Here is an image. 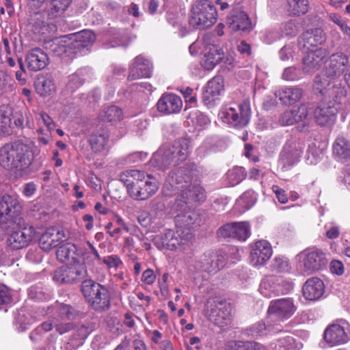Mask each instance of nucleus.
Here are the masks:
<instances>
[{"label": "nucleus", "instance_id": "nucleus-1", "mask_svg": "<svg viewBox=\"0 0 350 350\" xmlns=\"http://www.w3.org/2000/svg\"><path fill=\"white\" fill-rule=\"evenodd\" d=\"M175 219L176 231L165 230L163 234L156 236L153 239V243L158 249L180 250L187 245L192 239L193 235L189 228L193 224L191 214H178Z\"/></svg>", "mask_w": 350, "mask_h": 350}, {"label": "nucleus", "instance_id": "nucleus-2", "mask_svg": "<svg viewBox=\"0 0 350 350\" xmlns=\"http://www.w3.org/2000/svg\"><path fill=\"white\" fill-rule=\"evenodd\" d=\"M321 94H325L333 100L321 102L314 110V118L316 123L321 126H331L336 120L338 113L337 104H339L341 98L345 97L346 90L340 83L333 84L331 88H320L315 86Z\"/></svg>", "mask_w": 350, "mask_h": 350}, {"label": "nucleus", "instance_id": "nucleus-3", "mask_svg": "<svg viewBox=\"0 0 350 350\" xmlns=\"http://www.w3.org/2000/svg\"><path fill=\"white\" fill-rule=\"evenodd\" d=\"M344 75L345 81L350 88V56L342 51L332 54L326 62L324 77L317 76L314 85L320 88H330L331 81L338 80Z\"/></svg>", "mask_w": 350, "mask_h": 350}, {"label": "nucleus", "instance_id": "nucleus-4", "mask_svg": "<svg viewBox=\"0 0 350 350\" xmlns=\"http://www.w3.org/2000/svg\"><path fill=\"white\" fill-rule=\"evenodd\" d=\"M189 153V142L187 139L175 141L172 145L163 146L154 154L152 161L165 170L184 161Z\"/></svg>", "mask_w": 350, "mask_h": 350}, {"label": "nucleus", "instance_id": "nucleus-5", "mask_svg": "<svg viewBox=\"0 0 350 350\" xmlns=\"http://www.w3.org/2000/svg\"><path fill=\"white\" fill-rule=\"evenodd\" d=\"M217 20V11L209 0H194L190 10L189 22L198 29L212 27Z\"/></svg>", "mask_w": 350, "mask_h": 350}, {"label": "nucleus", "instance_id": "nucleus-6", "mask_svg": "<svg viewBox=\"0 0 350 350\" xmlns=\"http://www.w3.org/2000/svg\"><path fill=\"white\" fill-rule=\"evenodd\" d=\"M81 291L90 306L96 311L103 312L110 307V295L108 289L92 280H84Z\"/></svg>", "mask_w": 350, "mask_h": 350}, {"label": "nucleus", "instance_id": "nucleus-7", "mask_svg": "<svg viewBox=\"0 0 350 350\" xmlns=\"http://www.w3.org/2000/svg\"><path fill=\"white\" fill-rule=\"evenodd\" d=\"M0 165L16 177L22 176V141L15 140L0 148Z\"/></svg>", "mask_w": 350, "mask_h": 350}, {"label": "nucleus", "instance_id": "nucleus-8", "mask_svg": "<svg viewBox=\"0 0 350 350\" xmlns=\"http://www.w3.org/2000/svg\"><path fill=\"white\" fill-rule=\"evenodd\" d=\"M222 121L228 124L242 128L247 125L251 118L250 102L244 100L239 105L227 106L219 113Z\"/></svg>", "mask_w": 350, "mask_h": 350}, {"label": "nucleus", "instance_id": "nucleus-9", "mask_svg": "<svg viewBox=\"0 0 350 350\" xmlns=\"http://www.w3.org/2000/svg\"><path fill=\"white\" fill-rule=\"evenodd\" d=\"M180 195L176 202L177 208H180V211L184 213L183 214L189 213L186 212L196 203H202L206 199V192L203 187L198 184H187L184 189H180ZM191 214V213H189ZM193 216V214L191 213Z\"/></svg>", "mask_w": 350, "mask_h": 350}, {"label": "nucleus", "instance_id": "nucleus-10", "mask_svg": "<svg viewBox=\"0 0 350 350\" xmlns=\"http://www.w3.org/2000/svg\"><path fill=\"white\" fill-rule=\"evenodd\" d=\"M297 310L291 298H282L270 302L268 310V319L279 323L290 319Z\"/></svg>", "mask_w": 350, "mask_h": 350}, {"label": "nucleus", "instance_id": "nucleus-11", "mask_svg": "<svg viewBox=\"0 0 350 350\" xmlns=\"http://www.w3.org/2000/svg\"><path fill=\"white\" fill-rule=\"evenodd\" d=\"M299 256L302 259L304 271L308 274L325 269L328 262L323 250L316 247L304 250Z\"/></svg>", "mask_w": 350, "mask_h": 350}, {"label": "nucleus", "instance_id": "nucleus-12", "mask_svg": "<svg viewBox=\"0 0 350 350\" xmlns=\"http://www.w3.org/2000/svg\"><path fill=\"white\" fill-rule=\"evenodd\" d=\"M87 273L83 264L75 262L68 266H62L54 272L53 280L58 284H72L79 282Z\"/></svg>", "mask_w": 350, "mask_h": 350}, {"label": "nucleus", "instance_id": "nucleus-13", "mask_svg": "<svg viewBox=\"0 0 350 350\" xmlns=\"http://www.w3.org/2000/svg\"><path fill=\"white\" fill-rule=\"evenodd\" d=\"M193 171L187 167L176 168L170 172L167 177V183L164 186L167 195H173L180 189H184L191 183Z\"/></svg>", "mask_w": 350, "mask_h": 350}, {"label": "nucleus", "instance_id": "nucleus-14", "mask_svg": "<svg viewBox=\"0 0 350 350\" xmlns=\"http://www.w3.org/2000/svg\"><path fill=\"white\" fill-rule=\"evenodd\" d=\"M303 152V146L295 139L286 141L280 154L279 166L284 172L290 170L299 161Z\"/></svg>", "mask_w": 350, "mask_h": 350}, {"label": "nucleus", "instance_id": "nucleus-15", "mask_svg": "<svg viewBox=\"0 0 350 350\" xmlns=\"http://www.w3.org/2000/svg\"><path fill=\"white\" fill-rule=\"evenodd\" d=\"M22 126L21 114L20 111H14L9 105L0 106V136L10 135L14 132V128Z\"/></svg>", "mask_w": 350, "mask_h": 350}, {"label": "nucleus", "instance_id": "nucleus-16", "mask_svg": "<svg viewBox=\"0 0 350 350\" xmlns=\"http://www.w3.org/2000/svg\"><path fill=\"white\" fill-rule=\"evenodd\" d=\"M310 109L309 105L301 104L297 109L285 111L280 117V123L282 126H290L303 121L304 124L299 131H304L308 126L307 120Z\"/></svg>", "mask_w": 350, "mask_h": 350}, {"label": "nucleus", "instance_id": "nucleus-17", "mask_svg": "<svg viewBox=\"0 0 350 350\" xmlns=\"http://www.w3.org/2000/svg\"><path fill=\"white\" fill-rule=\"evenodd\" d=\"M325 41V36L321 29L316 28L306 31L299 38V47L304 51L320 48Z\"/></svg>", "mask_w": 350, "mask_h": 350}, {"label": "nucleus", "instance_id": "nucleus-18", "mask_svg": "<svg viewBox=\"0 0 350 350\" xmlns=\"http://www.w3.org/2000/svg\"><path fill=\"white\" fill-rule=\"evenodd\" d=\"M157 181L151 176L147 175L144 181L136 187H130V196L135 200H145L157 191Z\"/></svg>", "mask_w": 350, "mask_h": 350}, {"label": "nucleus", "instance_id": "nucleus-19", "mask_svg": "<svg viewBox=\"0 0 350 350\" xmlns=\"http://www.w3.org/2000/svg\"><path fill=\"white\" fill-rule=\"evenodd\" d=\"M199 264L204 271L214 273L224 267L226 257L219 252H208L200 257Z\"/></svg>", "mask_w": 350, "mask_h": 350}, {"label": "nucleus", "instance_id": "nucleus-20", "mask_svg": "<svg viewBox=\"0 0 350 350\" xmlns=\"http://www.w3.org/2000/svg\"><path fill=\"white\" fill-rule=\"evenodd\" d=\"M323 338L329 346L334 347L347 342L350 336L342 326L338 323H332L325 328Z\"/></svg>", "mask_w": 350, "mask_h": 350}, {"label": "nucleus", "instance_id": "nucleus-21", "mask_svg": "<svg viewBox=\"0 0 350 350\" xmlns=\"http://www.w3.org/2000/svg\"><path fill=\"white\" fill-rule=\"evenodd\" d=\"M304 52L306 55L303 58V69L308 73L319 70L322 61L327 55V51L324 48H315Z\"/></svg>", "mask_w": 350, "mask_h": 350}, {"label": "nucleus", "instance_id": "nucleus-22", "mask_svg": "<svg viewBox=\"0 0 350 350\" xmlns=\"http://www.w3.org/2000/svg\"><path fill=\"white\" fill-rule=\"evenodd\" d=\"M226 24L234 31H245L251 28V21L247 14L238 8H233L227 16Z\"/></svg>", "mask_w": 350, "mask_h": 350}, {"label": "nucleus", "instance_id": "nucleus-23", "mask_svg": "<svg viewBox=\"0 0 350 350\" xmlns=\"http://www.w3.org/2000/svg\"><path fill=\"white\" fill-rule=\"evenodd\" d=\"M272 255L270 243L265 240L255 243L250 253L251 262L254 266L265 264Z\"/></svg>", "mask_w": 350, "mask_h": 350}, {"label": "nucleus", "instance_id": "nucleus-24", "mask_svg": "<svg viewBox=\"0 0 350 350\" xmlns=\"http://www.w3.org/2000/svg\"><path fill=\"white\" fill-rule=\"evenodd\" d=\"M159 111L164 114L178 113L183 106L181 98L172 93L163 94L157 104Z\"/></svg>", "mask_w": 350, "mask_h": 350}, {"label": "nucleus", "instance_id": "nucleus-25", "mask_svg": "<svg viewBox=\"0 0 350 350\" xmlns=\"http://www.w3.org/2000/svg\"><path fill=\"white\" fill-rule=\"evenodd\" d=\"M282 331V327L279 323L269 319L267 323L258 321L246 329V334L253 338L279 333Z\"/></svg>", "mask_w": 350, "mask_h": 350}, {"label": "nucleus", "instance_id": "nucleus-26", "mask_svg": "<svg viewBox=\"0 0 350 350\" xmlns=\"http://www.w3.org/2000/svg\"><path fill=\"white\" fill-rule=\"evenodd\" d=\"M36 92L42 97L53 95L56 91L54 78L51 73H40L36 76L34 81Z\"/></svg>", "mask_w": 350, "mask_h": 350}, {"label": "nucleus", "instance_id": "nucleus-27", "mask_svg": "<svg viewBox=\"0 0 350 350\" xmlns=\"http://www.w3.org/2000/svg\"><path fill=\"white\" fill-rule=\"evenodd\" d=\"M325 286L323 281L317 277L308 279L302 287L303 296L306 299L315 301L320 299L324 293Z\"/></svg>", "mask_w": 350, "mask_h": 350}, {"label": "nucleus", "instance_id": "nucleus-28", "mask_svg": "<svg viewBox=\"0 0 350 350\" xmlns=\"http://www.w3.org/2000/svg\"><path fill=\"white\" fill-rule=\"evenodd\" d=\"M152 71V64L148 59L139 55L135 57L130 67L129 80H134L141 77H150Z\"/></svg>", "mask_w": 350, "mask_h": 350}, {"label": "nucleus", "instance_id": "nucleus-29", "mask_svg": "<svg viewBox=\"0 0 350 350\" xmlns=\"http://www.w3.org/2000/svg\"><path fill=\"white\" fill-rule=\"evenodd\" d=\"M27 68L32 71L44 69L49 63L47 54L39 48L33 49L26 56Z\"/></svg>", "mask_w": 350, "mask_h": 350}, {"label": "nucleus", "instance_id": "nucleus-30", "mask_svg": "<svg viewBox=\"0 0 350 350\" xmlns=\"http://www.w3.org/2000/svg\"><path fill=\"white\" fill-rule=\"evenodd\" d=\"M223 57L224 52L219 46L209 44L206 47L202 65L205 69L211 70L221 62Z\"/></svg>", "mask_w": 350, "mask_h": 350}, {"label": "nucleus", "instance_id": "nucleus-31", "mask_svg": "<svg viewBox=\"0 0 350 350\" xmlns=\"http://www.w3.org/2000/svg\"><path fill=\"white\" fill-rule=\"evenodd\" d=\"M62 239L61 232L55 228H49L41 235L39 243L42 250L50 251L59 245V241Z\"/></svg>", "mask_w": 350, "mask_h": 350}, {"label": "nucleus", "instance_id": "nucleus-32", "mask_svg": "<svg viewBox=\"0 0 350 350\" xmlns=\"http://www.w3.org/2000/svg\"><path fill=\"white\" fill-rule=\"evenodd\" d=\"M210 319L215 325L219 327L228 325L231 321V314L229 308L222 303L213 309L210 314Z\"/></svg>", "mask_w": 350, "mask_h": 350}, {"label": "nucleus", "instance_id": "nucleus-33", "mask_svg": "<svg viewBox=\"0 0 350 350\" xmlns=\"http://www.w3.org/2000/svg\"><path fill=\"white\" fill-rule=\"evenodd\" d=\"M146 177V176L144 172L129 170L120 174V180L126 185L127 191L130 195V187H136V185H140Z\"/></svg>", "mask_w": 350, "mask_h": 350}, {"label": "nucleus", "instance_id": "nucleus-34", "mask_svg": "<svg viewBox=\"0 0 350 350\" xmlns=\"http://www.w3.org/2000/svg\"><path fill=\"white\" fill-rule=\"evenodd\" d=\"M109 132L107 129L101 128L92 133L89 137V143L92 150L97 153L105 150V146L109 139Z\"/></svg>", "mask_w": 350, "mask_h": 350}, {"label": "nucleus", "instance_id": "nucleus-35", "mask_svg": "<svg viewBox=\"0 0 350 350\" xmlns=\"http://www.w3.org/2000/svg\"><path fill=\"white\" fill-rule=\"evenodd\" d=\"M276 97L284 105H292L300 100L303 90L297 87L286 88L275 93Z\"/></svg>", "mask_w": 350, "mask_h": 350}, {"label": "nucleus", "instance_id": "nucleus-36", "mask_svg": "<svg viewBox=\"0 0 350 350\" xmlns=\"http://www.w3.org/2000/svg\"><path fill=\"white\" fill-rule=\"evenodd\" d=\"M31 23L36 34L47 36L56 30L55 25L42 20V14L39 12L34 14L31 19Z\"/></svg>", "mask_w": 350, "mask_h": 350}, {"label": "nucleus", "instance_id": "nucleus-37", "mask_svg": "<svg viewBox=\"0 0 350 350\" xmlns=\"http://www.w3.org/2000/svg\"><path fill=\"white\" fill-rule=\"evenodd\" d=\"M332 152L339 160L350 158V141L343 136H338L332 145Z\"/></svg>", "mask_w": 350, "mask_h": 350}, {"label": "nucleus", "instance_id": "nucleus-38", "mask_svg": "<svg viewBox=\"0 0 350 350\" xmlns=\"http://www.w3.org/2000/svg\"><path fill=\"white\" fill-rule=\"evenodd\" d=\"M68 35L55 38L51 45V50L59 56H65L70 58V52L68 50Z\"/></svg>", "mask_w": 350, "mask_h": 350}, {"label": "nucleus", "instance_id": "nucleus-39", "mask_svg": "<svg viewBox=\"0 0 350 350\" xmlns=\"http://www.w3.org/2000/svg\"><path fill=\"white\" fill-rule=\"evenodd\" d=\"M98 118L104 122H116L122 120L123 113L120 107L110 106L99 113Z\"/></svg>", "mask_w": 350, "mask_h": 350}, {"label": "nucleus", "instance_id": "nucleus-40", "mask_svg": "<svg viewBox=\"0 0 350 350\" xmlns=\"http://www.w3.org/2000/svg\"><path fill=\"white\" fill-rule=\"evenodd\" d=\"M76 246L71 243H66L59 246L56 251L57 259L64 262L72 260L73 262H79L76 257Z\"/></svg>", "mask_w": 350, "mask_h": 350}, {"label": "nucleus", "instance_id": "nucleus-41", "mask_svg": "<svg viewBox=\"0 0 350 350\" xmlns=\"http://www.w3.org/2000/svg\"><path fill=\"white\" fill-rule=\"evenodd\" d=\"M87 71L85 69H79L68 77L66 88L70 92L76 91L85 81Z\"/></svg>", "mask_w": 350, "mask_h": 350}, {"label": "nucleus", "instance_id": "nucleus-42", "mask_svg": "<svg viewBox=\"0 0 350 350\" xmlns=\"http://www.w3.org/2000/svg\"><path fill=\"white\" fill-rule=\"evenodd\" d=\"M71 1L72 0H52L47 10L48 16L52 19L61 16Z\"/></svg>", "mask_w": 350, "mask_h": 350}, {"label": "nucleus", "instance_id": "nucleus-43", "mask_svg": "<svg viewBox=\"0 0 350 350\" xmlns=\"http://www.w3.org/2000/svg\"><path fill=\"white\" fill-rule=\"evenodd\" d=\"M274 350H296L299 349L298 344L295 340L290 335L279 338L275 342L271 343Z\"/></svg>", "mask_w": 350, "mask_h": 350}, {"label": "nucleus", "instance_id": "nucleus-44", "mask_svg": "<svg viewBox=\"0 0 350 350\" xmlns=\"http://www.w3.org/2000/svg\"><path fill=\"white\" fill-rule=\"evenodd\" d=\"M68 36H70L71 39L78 40L90 49L96 40L95 34L90 30L81 31L79 32L69 34Z\"/></svg>", "mask_w": 350, "mask_h": 350}, {"label": "nucleus", "instance_id": "nucleus-45", "mask_svg": "<svg viewBox=\"0 0 350 350\" xmlns=\"http://www.w3.org/2000/svg\"><path fill=\"white\" fill-rule=\"evenodd\" d=\"M68 50L70 52V59H72L79 55H85L90 51L84 44H82L78 40L71 39L68 36Z\"/></svg>", "mask_w": 350, "mask_h": 350}, {"label": "nucleus", "instance_id": "nucleus-46", "mask_svg": "<svg viewBox=\"0 0 350 350\" xmlns=\"http://www.w3.org/2000/svg\"><path fill=\"white\" fill-rule=\"evenodd\" d=\"M234 239L245 241L250 235V226L245 221L234 222Z\"/></svg>", "mask_w": 350, "mask_h": 350}, {"label": "nucleus", "instance_id": "nucleus-47", "mask_svg": "<svg viewBox=\"0 0 350 350\" xmlns=\"http://www.w3.org/2000/svg\"><path fill=\"white\" fill-rule=\"evenodd\" d=\"M246 172L242 167H235L227 173V178L230 186H234L245 179Z\"/></svg>", "mask_w": 350, "mask_h": 350}, {"label": "nucleus", "instance_id": "nucleus-48", "mask_svg": "<svg viewBox=\"0 0 350 350\" xmlns=\"http://www.w3.org/2000/svg\"><path fill=\"white\" fill-rule=\"evenodd\" d=\"M59 316L62 319L74 320L79 316V311L70 305L60 304L57 306Z\"/></svg>", "mask_w": 350, "mask_h": 350}, {"label": "nucleus", "instance_id": "nucleus-49", "mask_svg": "<svg viewBox=\"0 0 350 350\" xmlns=\"http://www.w3.org/2000/svg\"><path fill=\"white\" fill-rule=\"evenodd\" d=\"M290 12L293 15L304 14L308 10V0H288Z\"/></svg>", "mask_w": 350, "mask_h": 350}, {"label": "nucleus", "instance_id": "nucleus-50", "mask_svg": "<svg viewBox=\"0 0 350 350\" xmlns=\"http://www.w3.org/2000/svg\"><path fill=\"white\" fill-rule=\"evenodd\" d=\"M205 90L219 96L224 90L222 79L220 77H213L207 83Z\"/></svg>", "mask_w": 350, "mask_h": 350}, {"label": "nucleus", "instance_id": "nucleus-51", "mask_svg": "<svg viewBox=\"0 0 350 350\" xmlns=\"http://www.w3.org/2000/svg\"><path fill=\"white\" fill-rule=\"evenodd\" d=\"M89 250L83 254V262L85 265H92L95 260H100L101 258L96 248L88 242Z\"/></svg>", "mask_w": 350, "mask_h": 350}, {"label": "nucleus", "instance_id": "nucleus-52", "mask_svg": "<svg viewBox=\"0 0 350 350\" xmlns=\"http://www.w3.org/2000/svg\"><path fill=\"white\" fill-rule=\"evenodd\" d=\"M281 31L283 35L295 36L298 32V27L295 23L291 20L282 25Z\"/></svg>", "mask_w": 350, "mask_h": 350}, {"label": "nucleus", "instance_id": "nucleus-53", "mask_svg": "<svg viewBox=\"0 0 350 350\" xmlns=\"http://www.w3.org/2000/svg\"><path fill=\"white\" fill-rule=\"evenodd\" d=\"M12 301L10 289L4 284H0V309Z\"/></svg>", "mask_w": 350, "mask_h": 350}, {"label": "nucleus", "instance_id": "nucleus-54", "mask_svg": "<svg viewBox=\"0 0 350 350\" xmlns=\"http://www.w3.org/2000/svg\"><path fill=\"white\" fill-rule=\"evenodd\" d=\"M228 347L231 350H251V341L232 340L228 342Z\"/></svg>", "mask_w": 350, "mask_h": 350}, {"label": "nucleus", "instance_id": "nucleus-55", "mask_svg": "<svg viewBox=\"0 0 350 350\" xmlns=\"http://www.w3.org/2000/svg\"><path fill=\"white\" fill-rule=\"evenodd\" d=\"M92 328L86 325H81L74 332L73 337L75 340H82L85 339L92 332Z\"/></svg>", "mask_w": 350, "mask_h": 350}, {"label": "nucleus", "instance_id": "nucleus-56", "mask_svg": "<svg viewBox=\"0 0 350 350\" xmlns=\"http://www.w3.org/2000/svg\"><path fill=\"white\" fill-rule=\"evenodd\" d=\"M233 225L234 222L224 224V226L220 227L217 231L218 236L224 238H234Z\"/></svg>", "mask_w": 350, "mask_h": 350}, {"label": "nucleus", "instance_id": "nucleus-57", "mask_svg": "<svg viewBox=\"0 0 350 350\" xmlns=\"http://www.w3.org/2000/svg\"><path fill=\"white\" fill-rule=\"evenodd\" d=\"M218 96L211 94L206 90H204L202 94V101L204 104L208 108L213 107L218 100Z\"/></svg>", "mask_w": 350, "mask_h": 350}, {"label": "nucleus", "instance_id": "nucleus-58", "mask_svg": "<svg viewBox=\"0 0 350 350\" xmlns=\"http://www.w3.org/2000/svg\"><path fill=\"white\" fill-rule=\"evenodd\" d=\"M38 121L40 123H43L50 131L53 130L55 127V124L52 118L45 112H41L40 113V118Z\"/></svg>", "mask_w": 350, "mask_h": 350}, {"label": "nucleus", "instance_id": "nucleus-59", "mask_svg": "<svg viewBox=\"0 0 350 350\" xmlns=\"http://www.w3.org/2000/svg\"><path fill=\"white\" fill-rule=\"evenodd\" d=\"M36 236V232L33 227H23V246L27 245Z\"/></svg>", "mask_w": 350, "mask_h": 350}, {"label": "nucleus", "instance_id": "nucleus-60", "mask_svg": "<svg viewBox=\"0 0 350 350\" xmlns=\"http://www.w3.org/2000/svg\"><path fill=\"white\" fill-rule=\"evenodd\" d=\"M103 262L109 268H117L120 264H122V261L120 258L114 255L105 257L103 259Z\"/></svg>", "mask_w": 350, "mask_h": 350}, {"label": "nucleus", "instance_id": "nucleus-61", "mask_svg": "<svg viewBox=\"0 0 350 350\" xmlns=\"http://www.w3.org/2000/svg\"><path fill=\"white\" fill-rule=\"evenodd\" d=\"M282 78L287 81H293L298 78V70L295 67L286 68L282 74Z\"/></svg>", "mask_w": 350, "mask_h": 350}, {"label": "nucleus", "instance_id": "nucleus-62", "mask_svg": "<svg viewBox=\"0 0 350 350\" xmlns=\"http://www.w3.org/2000/svg\"><path fill=\"white\" fill-rule=\"evenodd\" d=\"M271 189L280 203L286 204L288 202V196L284 189L278 185H273Z\"/></svg>", "mask_w": 350, "mask_h": 350}, {"label": "nucleus", "instance_id": "nucleus-63", "mask_svg": "<svg viewBox=\"0 0 350 350\" xmlns=\"http://www.w3.org/2000/svg\"><path fill=\"white\" fill-rule=\"evenodd\" d=\"M344 265L340 260H334L330 263V271L332 273L341 275L344 273Z\"/></svg>", "mask_w": 350, "mask_h": 350}, {"label": "nucleus", "instance_id": "nucleus-64", "mask_svg": "<svg viewBox=\"0 0 350 350\" xmlns=\"http://www.w3.org/2000/svg\"><path fill=\"white\" fill-rule=\"evenodd\" d=\"M55 327L59 334H64L72 330L74 327L72 323H55Z\"/></svg>", "mask_w": 350, "mask_h": 350}]
</instances>
